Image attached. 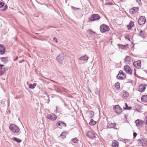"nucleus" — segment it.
Here are the masks:
<instances>
[{"label":"nucleus","mask_w":147,"mask_h":147,"mask_svg":"<svg viewBox=\"0 0 147 147\" xmlns=\"http://www.w3.org/2000/svg\"><path fill=\"white\" fill-rule=\"evenodd\" d=\"M114 111L117 114H120L122 111V109L118 105H115L113 108Z\"/></svg>","instance_id":"5"},{"label":"nucleus","mask_w":147,"mask_h":147,"mask_svg":"<svg viewBox=\"0 0 147 147\" xmlns=\"http://www.w3.org/2000/svg\"><path fill=\"white\" fill-rule=\"evenodd\" d=\"M144 119L145 121H146L145 124L146 125H147V118L146 117Z\"/></svg>","instance_id":"50"},{"label":"nucleus","mask_w":147,"mask_h":147,"mask_svg":"<svg viewBox=\"0 0 147 147\" xmlns=\"http://www.w3.org/2000/svg\"><path fill=\"white\" fill-rule=\"evenodd\" d=\"M53 40L56 42H58V41H57V38L56 37H54L53 38Z\"/></svg>","instance_id":"47"},{"label":"nucleus","mask_w":147,"mask_h":147,"mask_svg":"<svg viewBox=\"0 0 147 147\" xmlns=\"http://www.w3.org/2000/svg\"><path fill=\"white\" fill-rule=\"evenodd\" d=\"M9 129L13 133L18 135L20 133V129L19 127L14 124H11L9 126Z\"/></svg>","instance_id":"1"},{"label":"nucleus","mask_w":147,"mask_h":147,"mask_svg":"<svg viewBox=\"0 0 147 147\" xmlns=\"http://www.w3.org/2000/svg\"><path fill=\"white\" fill-rule=\"evenodd\" d=\"M88 57L86 55H85L83 57H81L79 58V59L81 60L86 61L88 60Z\"/></svg>","instance_id":"25"},{"label":"nucleus","mask_w":147,"mask_h":147,"mask_svg":"<svg viewBox=\"0 0 147 147\" xmlns=\"http://www.w3.org/2000/svg\"><path fill=\"white\" fill-rule=\"evenodd\" d=\"M141 106L139 105H137L135 106V110L136 111L140 112L141 109Z\"/></svg>","instance_id":"23"},{"label":"nucleus","mask_w":147,"mask_h":147,"mask_svg":"<svg viewBox=\"0 0 147 147\" xmlns=\"http://www.w3.org/2000/svg\"><path fill=\"white\" fill-rule=\"evenodd\" d=\"M122 141L124 142L125 143H126L127 142H129L130 141V140L129 139H122Z\"/></svg>","instance_id":"39"},{"label":"nucleus","mask_w":147,"mask_h":147,"mask_svg":"<svg viewBox=\"0 0 147 147\" xmlns=\"http://www.w3.org/2000/svg\"><path fill=\"white\" fill-rule=\"evenodd\" d=\"M146 117L147 118V115L146 116Z\"/></svg>","instance_id":"60"},{"label":"nucleus","mask_w":147,"mask_h":147,"mask_svg":"<svg viewBox=\"0 0 147 147\" xmlns=\"http://www.w3.org/2000/svg\"><path fill=\"white\" fill-rule=\"evenodd\" d=\"M125 107H123V109L124 110H130L132 108V107H129L126 103H125Z\"/></svg>","instance_id":"31"},{"label":"nucleus","mask_w":147,"mask_h":147,"mask_svg":"<svg viewBox=\"0 0 147 147\" xmlns=\"http://www.w3.org/2000/svg\"><path fill=\"white\" fill-rule=\"evenodd\" d=\"M0 49H5V47H4V46L1 44L0 45Z\"/></svg>","instance_id":"43"},{"label":"nucleus","mask_w":147,"mask_h":147,"mask_svg":"<svg viewBox=\"0 0 147 147\" xmlns=\"http://www.w3.org/2000/svg\"><path fill=\"white\" fill-rule=\"evenodd\" d=\"M5 5V3L3 2L0 3V8L2 7Z\"/></svg>","instance_id":"40"},{"label":"nucleus","mask_w":147,"mask_h":147,"mask_svg":"<svg viewBox=\"0 0 147 147\" xmlns=\"http://www.w3.org/2000/svg\"><path fill=\"white\" fill-rule=\"evenodd\" d=\"M135 122L136 123V125L138 127L142 126L144 123V121L140 119L136 120Z\"/></svg>","instance_id":"12"},{"label":"nucleus","mask_w":147,"mask_h":147,"mask_svg":"<svg viewBox=\"0 0 147 147\" xmlns=\"http://www.w3.org/2000/svg\"><path fill=\"white\" fill-rule=\"evenodd\" d=\"M119 75H118V74L116 78L119 80H123V79H125V78H123V76H119Z\"/></svg>","instance_id":"35"},{"label":"nucleus","mask_w":147,"mask_h":147,"mask_svg":"<svg viewBox=\"0 0 147 147\" xmlns=\"http://www.w3.org/2000/svg\"><path fill=\"white\" fill-rule=\"evenodd\" d=\"M100 30L102 33H104L109 31L110 30L109 26L107 25L102 24L100 27Z\"/></svg>","instance_id":"2"},{"label":"nucleus","mask_w":147,"mask_h":147,"mask_svg":"<svg viewBox=\"0 0 147 147\" xmlns=\"http://www.w3.org/2000/svg\"><path fill=\"white\" fill-rule=\"evenodd\" d=\"M45 94H47V93H46V92L45 93Z\"/></svg>","instance_id":"61"},{"label":"nucleus","mask_w":147,"mask_h":147,"mask_svg":"<svg viewBox=\"0 0 147 147\" xmlns=\"http://www.w3.org/2000/svg\"><path fill=\"white\" fill-rule=\"evenodd\" d=\"M47 96L48 97H49V95H47Z\"/></svg>","instance_id":"59"},{"label":"nucleus","mask_w":147,"mask_h":147,"mask_svg":"<svg viewBox=\"0 0 147 147\" xmlns=\"http://www.w3.org/2000/svg\"><path fill=\"white\" fill-rule=\"evenodd\" d=\"M122 2L125 1L126 0H120Z\"/></svg>","instance_id":"54"},{"label":"nucleus","mask_w":147,"mask_h":147,"mask_svg":"<svg viewBox=\"0 0 147 147\" xmlns=\"http://www.w3.org/2000/svg\"><path fill=\"white\" fill-rule=\"evenodd\" d=\"M141 61L140 60L135 61L133 63V65L135 67L140 69L141 67Z\"/></svg>","instance_id":"11"},{"label":"nucleus","mask_w":147,"mask_h":147,"mask_svg":"<svg viewBox=\"0 0 147 147\" xmlns=\"http://www.w3.org/2000/svg\"><path fill=\"white\" fill-rule=\"evenodd\" d=\"M88 31H90L91 32V34H92V33H94V34H95V32H93V31H92V30H88Z\"/></svg>","instance_id":"49"},{"label":"nucleus","mask_w":147,"mask_h":147,"mask_svg":"<svg viewBox=\"0 0 147 147\" xmlns=\"http://www.w3.org/2000/svg\"><path fill=\"white\" fill-rule=\"evenodd\" d=\"M6 70L5 67H3L2 68L0 69V76H2L4 74Z\"/></svg>","instance_id":"19"},{"label":"nucleus","mask_w":147,"mask_h":147,"mask_svg":"<svg viewBox=\"0 0 147 147\" xmlns=\"http://www.w3.org/2000/svg\"><path fill=\"white\" fill-rule=\"evenodd\" d=\"M146 89V87L143 85H140L139 87L138 91L141 92H143Z\"/></svg>","instance_id":"16"},{"label":"nucleus","mask_w":147,"mask_h":147,"mask_svg":"<svg viewBox=\"0 0 147 147\" xmlns=\"http://www.w3.org/2000/svg\"><path fill=\"white\" fill-rule=\"evenodd\" d=\"M46 117L49 119L54 121L57 119V117L55 114H47Z\"/></svg>","instance_id":"7"},{"label":"nucleus","mask_w":147,"mask_h":147,"mask_svg":"<svg viewBox=\"0 0 147 147\" xmlns=\"http://www.w3.org/2000/svg\"><path fill=\"white\" fill-rule=\"evenodd\" d=\"M66 133L65 132H62L61 134H60V136L61 137L62 139H64L66 137V136L65 135Z\"/></svg>","instance_id":"32"},{"label":"nucleus","mask_w":147,"mask_h":147,"mask_svg":"<svg viewBox=\"0 0 147 147\" xmlns=\"http://www.w3.org/2000/svg\"><path fill=\"white\" fill-rule=\"evenodd\" d=\"M7 8V5H5L4 8L2 9V11H5Z\"/></svg>","instance_id":"41"},{"label":"nucleus","mask_w":147,"mask_h":147,"mask_svg":"<svg viewBox=\"0 0 147 147\" xmlns=\"http://www.w3.org/2000/svg\"><path fill=\"white\" fill-rule=\"evenodd\" d=\"M12 140L18 143H20L22 141V140L20 139L15 137H13L12 138Z\"/></svg>","instance_id":"28"},{"label":"nucleus","mask_w":147,"mask_h":147,"mask_svg":"<svg viewBox=\"0 0 147 147\" xmlns=\"http://www.w3.org/2000/svg\"><path fill=\"white\" fill-rule=\"evenodd\" d=\"M115 87L118 89H120V83L119 82H118L116 83L115 85Z\"/></svg>","instance_id":"30"},{"label":"nucleus","mask_w":147,"mask_h":147,"mask_svg":"<svg viewBox=\"0 0 147 147\" xmlns=\"http://www.w3.org/2000/svg\"><path fill=\"white\" fill-rule=\"evenodd\" d=\"M123 69L127 74H129L130 75L132 74V70L128 65H125Z\"/></svg>","instance_id":"10"},{"label":"nucleus","mask_w":147,"mask_h":147,"mask_svg":"<svg viewBox=\"0 0 147 147\" xmlns=\"http://www.w3.org/2000/svg\"><path fill=\"white\" fill-rule=\"evenodd\" d=\"M112 3L111 2H109L106 4V5H112Z\"/></svg>","instance_id":"48"},{"label":"nucleus","mask_w":147,"mask_h":147,"mask_svg":"<svg viewBox=\"0 0 147 147\" xmlns=\"http://www.w3.org/2000/svg\"><path fill=\"white\" fill-rule=\"evenodd\" d=\"M131 59V57L128 56H127L125 58L124 61L127 64H130Z\"/></svg>","instance_id":"13"},{"label":"nucleus","mask_w":147,"mask_h":147,"mask_svg":"<svg viewBox=\"0 0 147 147\" xmlns=\"http://www.w3.org/2000/svg\"><path fill=\"white\" fill-rule=\"evenodd\" d=\"M71 7L72 9H73L74 10H76V9H80V8H76L74 7L73 6H71Z\"/></svg>","instance_id":"42"},{"label":"nucleus","mask_w":147,"mask_h":147,"mask_svg":"<svg viewBox=\"0 0 147 147\" xmlns=\"http://www.w3.org/2000/svg\"><path fill=\"white\" fill-rule=\"evenodd\" d=\"M5 99H3L1 100V102L2 104H3L5 103Z\"/></svg>","instance_id":"45"},{"label":"nucleus","mask_w":147,"mask_h":147,"mask_svg":"<svg viewBox=\"0 0 147 147\" xmlns=\"http://www.w3.org/2000/svg\"><path fill=\"white\" fill-rule=\"evenodd\" d=\"M146 21L145 18L144 16H141L140 17L138 20V22L140 25L144 24Z\"/></svg>","instance_id":"8"},{"label":"nucleus","mask_w":147,"mask_h":147,"mask_svg":"<svg viewBox=\"0 0 147 147\" xmlns=\"http://www.w3.org/2000/svg\"><path fill=\"white\" fill-rule=\"evenodd\" d=\"M140 142L142 143V145L143 146H145L147 144L146 140L144 138H143L141 140H140Z\"/></svg>","instance_id":"15"},{"label":"nucleus","mask_w":147,"mask_h":147,"mask_svg":"<svg viewBox=\"0 0 147 147\" xmlns=\"http://www.w3.org/2000/svg\"><path fill=\"white\" fill-rule=\"evenodd\" d=\"M89 90L90 92H91V90L90 89H89Z\"/></svg>","instance_id":"58"},{"label":"nucleus","mask_w":147,"mask_h":147,"mask_svg":"<svg viewBox=\"0 0 147 147\" xmlns=\"http://www.w3.org/2000/svg\"><path fill=\"white\" fill-rule=\"evenodd\" d=\"M136 1L138 2L139 5H141L142 4L141 0H136Z\"/></svg>","instance_id":"44"},{"label":"nucleus","mask_w":147,"mask_h":147,"mask_svg":"<svg viewBox=\"0 0 147 147\" xmlns=\"http://www.w3.org/2000/svg\"><path fill=\"white\" fill-rule=\"evenodd\" d=\"M144 71H145L147 74V72L145 70H144Z\"/></svg>","instance_id":"57"},{"label":"nucleus","mask_w":147,"mask_h":147,"mask_svg":"<svg viewBox=\"0 0 147 147\" xmlns=\"http://www.w3.org/2000/svg\"><path fill=\"white\" fill-rule=\"evenodd\" d=\"M4 66V65H2V64H0V69L2 68Z\"/></svg>","instance_id":"51"},{"label":"nucleus","mask_w":147,"mask_h":147,"mask_svg":"<svg viewBox=\"0 0 147 147\" xmlns=\"http://www.w3.org/2000/svg\"><path fill=\"white\" fill-rule=\"evenodd\" d=\"M96 123V121H94L92 119H91L89 123V124L91 125H95Z\"/></svg>","instance_id":"27"},{"label":"nucleus","mask_w":147,"mask_h":147,"mask_svg":"<svg viewBox=\"0 0 147 147\" xmlns=\"http://www.w3.org/2000/svg\"><path fill=\"white\" fill-rule=\"evenodd\" d=\"M124 93L123 95V98H127L129 95V93L126 91L124 92Z\"/></svg>","instance_id":"22"},{"label":"nucleus","mask_w":147,"mask_h":147,"mask_svg":"<svg viewBox=\"0 0 147 147\" xmlns=\"http://www.w3.org/2000/svg\"><path fill=\"white\" fill-rule=\"evenodd\" d=\"M126 39H127L128 40H129V41L130 40V39L129 38H127L126 37Z\"/></svg>","instance_id":"56"},{"label":"nucleus","mask_w":147,"mask_h":147,"mask_svg":"<svg viewBox=\"0 0 147 147\" xmlns=\"http://www.w3.org/2000/svg\"><path fill=\"white\" fill-rule=\"evenodd\" d=\"M116 125L115 123H108L107 128H115Z\"/></svg>","instance_id":"18"},{"label":"nucleus","mask_w":147,"mask_h":147,"mask_svg":"<svg viewBox=\"0 0 147 147\" xmlns=\"http://www.w3.org/2000/svg\"><path fill=\"white\" fill-rule=\"evenodd\" d=\"M138 35L144 39L146 37V34L145 31L140 30V32L138 34Z\"/></svg>","instance_id":"14"},{"label":"nucleus","mask_w":147,"mask_h":147,"mask_svg":"<svg viewBox=\"0 0 147 147\" xmlns=\"http://www.w3.org/2000/svg\"><path fill=\"white\" fill-rule=\"evenodd\" d=\"M95 93L96 95H98L99 94V92L98 91H97L96 92H95Z\"/></svg>","instance_id":"52"},{"label":"nucleus","mask_w":147,"mask_h":147,"mask_svg":"<svg viewBox=\"0 0 147 147\" xmlns=\"http://www.w3.org/2000/svg\"><path fill=\"white\" fill-rule=\"evenodd\" d=\"M118 75H121L123 76V78H126V75L124 73L122 70H120L119 71V74H118Z\"/></svg>","instance_id":"29"},{"label":"nucleus","mask_w":147,"mask_h":147,"mask_svg":"<svg viewBox=\"0 0 147 147\" xmlns=\"http://www.w3.org/2000/svg\"><path fill=\"white\" fill-rule=\"evenodd\" d=\"M134 71H135V73L134 74V75H135V74H136V69H135Z\"/></svg>","instance_id":"55"},{"label":"nucleus","mask_w":147,"mask_h":147,"mask_svg":"<svg viewBox=\"0 0 147 147\" xmlns=\"http://www.w3.org/2000/svg\"><path fill=\"white\" fill-rule=\"evenodd\" d=\"M118 47L121 49H124L125 48V45L119 44H118Z\"/></svg>","instance_id":"34"},{"label":"nucleus","mask_w":147,"mask_h":147,"mask_svg":"<svg viewBox=\"0 0 147 147\" xmlns=\"http://www.w3.org/2000/svg\"><path fill=\"white\" fill-rule=\"evenodd\" d=\"M56 126L59 128H62L63 127H66V125L64 122L62 121H59L56 123Z\"/></svg>","instance_id":"9"},{"label":"nucleus","mask_w":147,"mask_h":147,"mask_svg":"<svg viewBox=\"0 0 147 147\" xmlns=\"http://www.w3.org/2000/svg\"><path fill=\"white\" fill-rule=\"evenodd\" d=\"M141 101L143 102H147V95H143L141 98Z\"/></svg>","instance_id":"20"},{"label":"nucleus","mask_w":147,"mask_h":147,"mask_svg":"<svg viewBox=\"0 0 147 147\" xmlns=\"http://www.w3.org/2000/svg\"><path fill=\"white\" fill-rule=\"evenodd\" d=\"M112 145L114 147H118V142L116 140L113 141Z\"/></svg>","instance_id":"21"},{"label":"nucleus","mask_w":147,"mask_h":147,"mask_svg":"<svg viewBox=\"0 0 147 147\" xmlns=\"http://www.w3.org/2000/svg\"><path fill=\"white\" fill-rule=\"evenodd\" d=\"M0 59H1V61L3 62L5 64L7 63L8 61V60L7 57H3L0 58Z\"/></svg>","instance_id":"24"},{"label":"nucleus","mask_w":147,"mask_h":147,"mask_svg":"<svg viewBox=\"0 0 147 147\" xmlns=\"http://www.w3.org/2000/svg\"><path fill=\"white\" fill-rule=\"evenodd\" d=\"M89 117L90 118H92L94 115V113L93 111H88Z\"/></svg>","instance_id":"26"},{"label":"nucleus","mask_w":147,"mask_h":147,"mask_svg":"<svg viewBox=\"0 0 147 147\" xmlns=\"http://www.w3.org/2000/svg\"><path fill=\"white\" fill-rule=\"evenodd\" d=\"M5 51V49H0V54L2 55L4 54Z\"/></svg>","instance_id":"36"},{"label":"nucleus","mask_w":147,"mask_h":147,"mask_svg":"<svg viewBox=\"0 0 147 147\" xmlns=\"http://www.w3.org/2000/svg\"><path fill=\"white\" fill-rule=\"evenodd\" d=\"M18 57H16V58L14 60V61H16L18 59Z\"/></svg>","instance_id":"53"},{"label":"nucleus","mask_w":147,"mask_h":147,"mask_svg":"<svg viewBox=\"0 0 147 147\" xmlns=\"http://www.w3.org/2000/svg\"><path fill=\"white\" fill-rule=\"evenodd\" d=\"M78 139L76 138H72L71 140V141L74 143H77L78 141Z\"/></svg>","instance_id":"38"},{"label":"nucleus","mask_w":147,"mask_h":147,"mask_svg":"<svg viewBox=\"0 0 147 147\" xmlns=\"http://www.w3.org/2000/svg\"><path fill=\"white\" fill-rule=\"evenodd\" d=\"M134 26V23L131 21L129 25L127 26V27L128 28V29L129 30L131 29Z\"/></svg>","instance_id":"17"},{"label":"nucleus","mask_w":147,"mask_h":147,"mask_svg":"<svg viewBox=\"0 0 147 147\" xmlns=\"http://www.w3.org/2000/svg\"><path fill=\"white\" fill-rule=\"evenodd\" d=\"M64 58V55L63 53H60L56 57L57 60L60 64L63 63Z\"/></svg>","instance_id":"4"},{"label":"nucleus","mask_w":147,"mask_h":147,"mask_svg":"<svg viewBox=\"0 0 147 147\" xmlns=\"http://www.w3.org/2000/svg\"><path fill=\"white\" fill-rule=\"evenodd\" d=\"M137 135V134L136 132H134L133 133L134 138H135Z\"/></svg>","instance_id":"46"},{"label":"nucleus","mask_w":147,"mask_h":147,"mask_svg":"<svg viewBox=\"0 0 147 147\" xmlns=\"http://www.w3.org/2000/svg\"><path fill=\"white\" fill-rule=\"evenodd\" d=\"M86 135L88 137L92 139H94L96 138L95 134L91 131H86Z\"/></svg>","instance_id":"6"},{"label":"nucleus","mask_w":147,"mask_h":147,"mask_svg":"<svg viewBox=\"0 0 147 147\" xmlns=\"http://www.w3.org/2000/svg\"><path fill=\"white\" fill-rule=\"evenodd\" d=\"M36 84L35 83H34L33 84H30L29 85V87L31 89H33L36 86Z\"/></svg>","instance_id":"33"},{"label":"nucleus","mask_w":147,"mask_h":147,"mask_svg":"<svg viewBox=\"0 0 147 147\" xmlns=\"http://www.w3.org/2000/svg\"><path fill=\"white\" fill-rule=\"evenodd\" d=\"M139 8L138 7H134L131 9V10H133L135 12H137Z\"/></svg>","instance_id":"37"},{"label":"nucleus","mask_w":147,"mask_h":147,"mask_svg":"<svg viewBox=\"0 0 147 147\" xmlns=\"http://www.w3.org/2000/svg\"><path fill=\"white\" fill-rule=\"evenodd\" d=\"M100 17L98 14H94L88 18L89 21H94L98 20L100 19Z\"/></svg>","instance_id":"3"}]
</instances>
